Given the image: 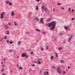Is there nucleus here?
Here are the masks:
<instances>
[{
    "label": "nucleus",
    "mask_w": 75,
    "mask_h": 75,
    "mask_svg": "<svg viewBox=\"0 0 75 75\" xmlns=\"http://www.w3.org/2000/svg\"><path fill=\"white\" fill-rule=\"evenodd\" d=\"M48 27L50 28V27H52L50 28V30L51 31V30H54V29H55V27L56 25V24H55V22L54 21H52L51 23H50L47 24Z\"/></svg>",
    "instance_id": "f257e3e1"
},
{
    "label": "nucleus",
    "mask_w": 75,
    "mask_h": 75,
    "mask_svg": "<svg viewBox=\"0 0 75 75\" xmlns=\"http://www.w3.org/2000/svg\"><path fill=\"white\" fill-rule=\"evenodd\" d=\"M41 10L42 11V13H44L45 12V14L47 15H48L50 14V11L48 9V8L46 7H45L44 6H42L41 8Z\"/></svg>",
    "instance_id": "f03ea898"
},
{
    "label": "nucleus",
    "mask_w": 75,
    "mask_h": 75,
    "mask_svg": "<svg viewBox=\"0 0 75 75\" xmlns=\"http://www.w3.org/2000/svg\"><path fill=\"white\" fill-rule=\"evenodd\" d=\"M21 57H22V58H24V57H25V58H28V57H29V56L26 55L25 53H22V54L21 55Z\"/></svg>",
    "instance_id": "7ed1b4c3"
},
{
    "label": "nucleus",
    "mask_w": 75,
    "mask_h": 75,
    "mask_svg": "<svg viewBox=\"0 0 75 75\" xmlns=\"http://www.w3.org/2000/svg\"><path fill=\"white\" fill-rule=\"evenodd\" d=\"M5 13L4 12H3L2 13H1V16L0 17V18L2 19L4 17V16L5 15Z\"/></svg>",
    "instance_id": "20e7f679"
},
{
    "label": "nucleus",
    "mask_w": 75,
    "mask_h": 75,
    "mask_svg": "<svg viewBox=\"0 0 75 75\" xmlns=\"http://www.w3.org/2000/svg\"><path fill=\"white\" fill-rule=\"evenodd\" d=\"M56 71L58 74H61V68L59 67H57V69L56 70Z\"/></svg>",
    "instance_id": "39448f33"
},
{
    "label": "nucleus",
    "mask_w": 75,
    "mask_h": 75,
    "mask_svg": "<svg viewBox=\"0 0 75 75\" xmlns=\"http://www.w3.org/2000/svg\"><path fill=\"white\" fill-rule=\"evenodd\" d=\"M44 18H40V21L41 23L43 24H44V21H43V20H44Z\"/></svg>",
    "instance_id": "423d86ee"
},
{
    "label": "nucleus",
    "mask_w": 75,
    "mask_h": 75,
    "mask_svg": "<svg viewBox=\"0 0 75 75\" xmlns=\"http://www.w3.org/2000/svg\"><path fill=\"white\" fill-rule=\"evenodd\" d=\"M74 35H71V36H70V38H69V39L68 40V42H69V41H70V40H71V38H73V37H74Z\"/></svg>",
    "instance_id": "0eeeda50"
},
{
    "label": "nucleus",
    "mask_w": 75,
    "mask_h": 75,
    "mask_svg": "<svg viewBox=\"0 0 75 75\" xmlns=\"http://www.w3.org/2000/svg\"><path fill=\"white\" fill-rule=\"evenodd\" d=\"M64 28L66 30H67V31H69V28L67 26H64Z\"/></svg>",
    "instance_id": "6e6552de"
},
{
    "label": "nucleus",
    "mask_w": 75,
    "mask_h": 75,
    "mask_svg": "<svg viewBox=\"0 0 75 75\" xmlns=\"http://www.w3.org/2000/svg\"><path fill=\"white\" fill-rule=\"evenodd\" d=\"M34 20L35 21H39V18L37 17L35 18H34Z\"/></svg>",
    "instance_id": "1a4fd4ad"
},
{
    "label": "nucleus",
    "mask_w": 75,
    "mask_h": 75,
    "mask_svg": "<svg viewBox=\"0 0 75 75\" xmlns=\"http://www.w3.org/2000/svg\"><path fill=\"white\" fill-rule=\"evenodd\" d=\"M8 28H9V26H8V25H6L5 26V28L6 29V30H7Z\"/></svg>",
    "instance_id": "9d476101"
},
{
    "label": "nucleus",
    "mask_w": 75,
    "mask_h": 75,
    "mask_svg": "<svg viewBox=\"0 0 75 75\" xmlns=\"http://www.w3.org/2000/svg\"><path fill=\"white\" fill-rule=\"evenodd\" d=\"M51 20H52V18H49L47 20V22H50V21H51Z\"/></svg>",
    "instance_id": "9b49d317"
},
{
    "label": "nucleus",
    "mask_w": 75,
    "mask_h": 75,
    "mask_svg": "<svg viewBox=\"0 0 75 75\" xmlns=\"http://www.w3.org/2000/svg\"><path fill=\"white\" fill-rule=\"evenodd\" d=\"M11 15V16H14L15 15V13H14V11H12Z\"/></svg>",
    "instance_id": "f8f14e48"
},
{
    "label": "nucleus",
    "mask_w": 75,
    "mask_h": 75,
    "mask_svg": "<svg viewBox=\"0 0 75 75\" xmlns=\"http://www.w3.org/2000/svg\"><path fill=\"white\" fill-rule=\"evenodd\" d=\"M48 72L47 71H45L44 73V74L45 75H48Z\"/></svg>",
    "instance_id": "ddd939ff"
},
{
    "label": "nucleus",
    "mask_w": 75,
    "mask_h": 75,
    "mask_svg": "<svg viewBox=\"0 0 75 75\" xmlns=\"http://www.w3.org/2000/svg\"><path fill=\"white\" fill-rule=\"evenodd\" d=\"M10 1L8 0L6 1H5V3L6 4H8L9 3Z\"/></svg>",
    "instance_id": "4468645a"
},
{
    "label": "nucleus",
    "mask_w": 75,
    "mask_h": 75,
    "mask_svg": "<svg viewBox=\"0 0 75 75\" xmlns=\"http://www.w3.org/2000/svg\"><path fill=\"white\" fill-rule=\"evenodd\" d=\"M36 10H38V6H36Z\"/></svg>",
    "instance_id": "2eb2a0df"
},
{
    "label": "nucleus",
    "mask_w": 75,
    "mask_h": 75,
    "mask_svg": "<svg viewBox=\"0 0 75 75\" xmlns=\"http://www.w3.org/2000/svg\"><path fill=\"white\" fill-rule=\"evenodd\" d=\"M14 24L15 25H17V22H16L15 21L14 22Z\"/></svg>",
    "instance_id": "dca6fc26"
},
{
    "label": "nucleus",
    "mask_w": 75,
    "mask_h": 75,
    "mask_svg": "<svg viewBox=\"0 0 75 75\" xmlns=\"http://www.w3.org/2000/svg\"><path fill=\"white\" fill-rule=\"evenodd\" d=\"M35 31H39V32H40V30L38 29H35Z\"/></svg>",
    "instance_id": "f3484780"
},
{
    "label": "nucleus",
    "mask_w": 75,
    "mask_h": 75,
    "mask_svg": "<svg viewBox=\"0 0 75 75\" xmlns=\"http://www.w3.org/2000/svg\"><path fill=\"white\" fill-rule=\"evenodd\" d=\"M48 48H49V46H47L46 47V50H48Z\"/></svg>",
    "instance_id": "a211bd4d"
},
{
    "label": "nucleus",
    "mask_w": 75,
    "mask_h": 75,
    "mask_svg": "<svg viewBox=\"0 0 75 75\" xmlns=\"http://www.w3.org/2000/svg\"><path fill=\"white\" fill-rule=\"evenodd\" d=\"M13 51H14V50H13V49H12L11 50H9V52H13Z\"/></svg>",
    "instance_id": "6ab92c4d"
},
{
    "label": "nucleus",
    "mask_w": 75,
    "mask_h": 75,
    "mask_svg": "<svg viewBox=\"0 0 75 75\" xmlns=\"http://www.w3.org/2000/svg\"><path fill=\"white\" fill-rule=\"evenodd\" d=\"M56 40H57V37H54V39L53 40L54 41H55Z\"/></svg>",
    "instance_id": "aec40b11"
},
{
    "label": "nucleus",
    "mask_w": 75,
    "mask_h": 75,
    "mask_svg": "<svg viewBox=\"0 0 75 75\" xmlns=\"http://www.w3.org/2000/svg\"><path fill=\"white\" fill-rule=\"evenodd\" d=\"M18 45H20V44H21V41H19L18 42Z\"/></svg>",
    "instance_id": "412c9836"
},
{
    "label": "nucleus",
    "mask_w": 75,
    "mask_h": 75,
    "mask_svg": "<svg viewBox=\"0 0 75 75\" xmlns=\"http://www.w3.org/2000/svg\"><path fill=\"white\" fill-rule=\"evenodd\" d=\"M54 57H53L52 56H51V59H52V61H53V58Z\"/></svg>",
    "instance_id": "4be33fe9"
},
{
    "label": "nucleus",
    "mask_w": 75,
    "mask_h": 75,
    "mask_svg": "<svg viewBox=\"0 0 75 75\" xmlns=\"http://www.w3.org/2000/svg\"><path fill=\"white\" fill-rule=\"evenodd\" d=\"M59 35H60V36L61 37H62V34H63L62 33H59Z\"/></svg>",
    "instance_id": "5701e85b"
},
{
    "label": "nucleus",
    "mask_w": 75,
    "mask_h": 75,
    "mask_svg": "<svg viewBox=\"0 0 75 75\" xmlns=\"http://www.w3.org/2000/svg\"><path fill=\"white\" fill-rule=\"evenodd\" d=\"M38 64L40 65L41 64V62H40V61H38Z\"/></svg>",
    "instance_id": "b1692460"
},
{
    "label": "nucleus",
    "mask_w": 75,
    "mask_h": 75,
    "mask_svg": "<svg viewBox=\"0 0 75 75\" xmlns=\"http://www.w3.org/2000/svg\"><path fill=\"white\" fill-rule=\"evenodd\" d=\"M7 35H9V31H8V30H7Z\"/></svg>",
    "instance_id": "393cba45"
},
{
    "label": "nucleus",
    "mask_w": 75,
    "mask_h": 75,
    "mask_svg": "<svg viewBox=\"0 0 75 75\" xmlns=\"http://www.w3.org/2000/svg\"><path fill=\"white\" fill-rule=\"evenodd\" d=\"M60 62H61V63H64V60H60Z\"/></svg>",
    "instance_id": "a878e982"
},
{
    "label": "nucleus",
    "mask_w": 75,
    "mask_h": 75,
    "mask_svg": "<svg viewBox=\"0 0 75 75\" xmlns=\"http://www.w3.org/2000/svg\"><path fill=\"white\" fill-rule=\"evenodd\" d=\"M9 4V6H11V5H12V3H11V2H9V3H8Z\"/></svg>",
    "instance_id": "bb28decb"
},
{
    "label": "nucleus",
    "mask_w": 75,
    "mask_h": 75,
    "mask_svg": "<svg viewBox=\"0 0 75 75\" xmlns=\"http://www.w3.org/2000/svg\"><path fill=\"white\" fill-rule=\"evenodd\" d=\"M19 69H21V70H22V69H23V68H22V67H19Z\"/></svg>",
    "instance_id": "cd10ccee"
},
{
    "label": "nucleus",
    "mask_w": 75,
    "mask_h": 75,
    "mask_svg": "<svg viewBox=\"0 0 75 75\" xmlns=\"http://www.w3.org/2000/svg\"><path fill=\"white\" fill-rule=\"evenodd\" d=\"M8 25H11V22H9L8 23Z\"/></svg>",
    "instance_id": "c85d7f7f"
},
{
    "label": "nucleus",
    "mask_w": 75,
    "mask_h": 75,
    "mask_svg": "<svg viewBox=\"0 0 75 75\" xmlns=\"http://www.w3.org/2000/svg\"><path fill=\"white\" fill-rule=\"evenodd\" d=\"M55 54H56V57H58V54H57V53H55Z\"/></svg>",
    "instance_id": "c756f323"
},
{
    "label": "nucleus",
    "mask_w": 75,
    "mask_h": 75,
    "mask_svg": "<svg viewBox=\"0 0 75 75\" xmlns=\"http://www.w3.org/2000/svg\"><path fill=\"white\" fill-rule=\"evenodd\" d=\"M44 48L43 47H41V51H43V50H44Z\"/></svg>",
    "instance_id": "7c9ffc66"
},
{
    "label": "nucleus",
    "mask_w": 75,
    "mask_h": 75,
    "mask_svg": "<svg viewBox=\"0 0 75 75\" xmlns=\"http://www.w3.org/2000/svg\"><path fill=\"white\" fill-rule=\"evenodd\" d=\"M65 74H66V72L65 71H64L63 72V75Z\"/></svg>",
    "instance_id": "2f4dec72"
},
{
    "label": "nucleus",
    "mask_w": 75,
    "mask_h": 75,
    "mask_svg": "<svg viewBox=\"0 0 75 75\" xmlns=\"http://www.w3.org/2000/svg\"><path fill=\"white\" fill-rule=\"evenodd\" d=\"M57 6H60L61 5V4L60 3H57Z\"/></svg>",
    "instance_id": "473e14b6"
},
{
    "label": "nucleus",
    "mask_w": 75,
    "mask_h": 75,
    "mask_svg": "<svg viewBox=\"0 0 75 75\" xmlns=\"http://www.w3.org/2000/svg\"><path fill=\"white\" fill-rule=\"evenodd\" d=\"M59 50H62V48L61 47H59L58 48Z\"/></svg>",
    "instance_id": "72a5a7b5"
},
{
    "label": "nucleus",
    "mask_w": 75,
    "mask_h": 75,
    "mask_svg": "<svg viewBox=\"0 0 75 75\" xmlns=\"http://www.w3.org/2000/svg\"><path fill=\"white\" fill-rule=\"evenodd\" d=\"M69 12L71 11V8H69Z\"/></svg>",
    "instance_id": "f704fd0d"
},
{
    "label": "nucleus",
    "mask_w": 75,
    "mask_h": 75,
    "mask_svg": "<svg viewBox=\"0 0 75 75\" xmlns=\"http://www.w3.org/2000/svg\"><path fill=\"white\" fill-rule=\"evenodd\" d=\"M71 11L72 12H74V9H72L71 10Z\"/></svg>",
    "instance_id": "c9c22d12"
},
{
    "label": "nucleus",
    "mask_w": 75,
    "mask_h": 75,
    "mask_svg": "<svg viewBox=\"0 0 75 75\" xmlns=\"http://www.w3.org/2000/svg\"><path fill=\"white\" fill-rule=\"evenodd\" d=\"M60 8H61V9H62V10H64V9H65V8L63 7H61Z\"/></svg>",
    "instance_id": "e433bc0d"
},
{
    "label": "nucleus",
    "mask_w": 75,
    "mask_h": 75,
    "mask_svg": "<svg viewBox=\"0 0 75 75\" xmlns=\"http://www.w3.org/2000/svg\"><path fill=\"white\" fill-rule=\"evenodd\" d=\"M31 69H29V72H31Z\"/></svg>",
    "instance_id": "4c0bfd02"
},
{
    "label": "nucleus",
    "mask_w": 75,
    "mask_h": 75,
    "mask_svg": "<svg viewBox=\"0 0 75 75\" xmlns=\"http://www.w3.org/2000/svg\"><path fill=\"white\" fill-rule=\"evenodd\" d=\"M41 59H38V61H41Z\"/></svg>",
    "instance_id": "58836bf2"
},
{
    "label": "nucleus",
    "mask_w": 75,
    "mask_h": 75,
    "mask_svg": "<svg viewBox=\"0 0 75 75\" xmlns=\"http://www.w3.org/2000/svg\"><path fill=\"white\" fill-rule=\"evenodd\" d=\"M37 2H39L40 1V0H35Z\"/></svg>",
    "instance_id": "ea45409f"
},
{
    "label": "nucleus",
    "mask_w": 75,
    "mask_h": 75,
    "mask_svg": "<svg viewBox=\"0 0 75 75\" xmlns=\"http://www.w3.org/2000/svg\"><path fill=\"white\" fill-rule=\"evenodd\" d=\"M67 42L66 41H64L63 42V44H65V43H66Z\"/></svg>",
    "instance_id": "a19ab883"
},
{
    "label": "nucleus",
    "mask_w": 75,
    "mask_h": 75,
    "mask_svg": "<svg viewBox=\"0 0 75 75\" xmlns=\"http://www.w3.org/2000/svg\"><path fill=\"white\" fill-rule=\"evenodd\" d=\"M55 10V8H53V11H54Z\"/></svg>",
    "instance_id": "79ce46f5"
},
{
    "label": "nucleus",
    "mask_w": 75,
    "mask_h": 75,
    "mask_svg": "<svg viewBox=\"0 0 75 75\" xmlns=\"http://www.w3.org/2000/svg\"><path fill=\"white\" fill-rule=\"evenodd\" d=\"M13 42H10V44H13Z\"/></svg>",
    "instance_id": "37998d69"
},
{
    "label": "nucleus",
    "mask_w": 75,
    "mask_h": 75,
    "mask_svg": "<svg viewBox=\"0 0 75 75\" xmlns=\"http://www.w3.org/2000/svg\"><path fill=\"white\" fill-rule=\"evenodd\" d=\"M6 38H7V37H6V36H5L4 37V39H5V40H6Z\"/></svg>",
    "instance_id": "c03bdc74"
},
{
    "label": "nucleus",
    "mask_w": 75,
    "mask_h": 75,
    "mask_svg": "<svg viewBox=\"0 0 75 75\" xmlns=\"http://www.w3.org/2000/svg\"><path fill=\"white\" fill-rule=\"evenodd\" d=\"M71 20H72V21L74 20V18H71Z\"/></svg>",
    "instance_id": "a18cd8bd"
},
{
    "label": "nucleus",
    "mask_w": 75,
    "mask_h": 75,
    "mask_svg": "<svg viewBox=\"0 0 75 75\" xmlns=\"http://www.w3.org/2000/svg\"><path fill=\"white\" fill-rule=\"evenodd\" d=\"M17 67L18 68V67H19V66H18V64H17Z\"/></svg>",
    "instance_id": "49530a36"
},
{
    "label": "nucleus",
    "mask_w": 75,
    "mask_h": 75,
    "mask_svg": "<svg viewBox=\"0 0 75 75\" xmlns=\"http://www.w3.org/2000/svg\"><path fill=\"white\" fill-rule=\"evenodd\" d=\"M53 68H54V69H56V68H55V67H53Z\"/></svg>",
    "instance_id": "de8ad7c7"
},
{
    "label": "nucleus",
    "mask_w": 75,
    "mask_h": 75,
    "mask_svg": "<svg viewBox=\"0 0 75 75\" xmlns=\"http://www.w3.org/2000/svg\"><path fill=\"white\" fill-rule=\"evenodd\" d=\"M4 62H6V59H4Z\"/></svg>",
    "instance_id": "09e8293b"
},
{
    "label": "nucleus",
    "mask_w": 75,
    "mask_h": 75,
    "mask_svg": "<svg viewBox=\"0 0 75 75\" xmlns=\"http://www.w3.org/2000/svg\"><path fill=\"white\" fill-rule=\"evenodd\" d=\"M10 72L11 73H13V71H12V70H10Z\"/></svg>",
    "instance_id": "8fccbe9b"
},
{
    "label": "nucleus",
    "mask_w": 75,
    "mask_h": 75,
    "mask_svg": "<svg viewBox=\"0 0 75 75\" xmlns=\"http://www.w3.org/2000/svg\"><path fill=\"white\" fill-rule=\"evenodd\" d=\"M70 67H69V66H68V69H70Z\"/></svg>",
    "instance_id": "3c124183"
},
{
    "label": "nucleus",
    "mask_w": 75,
    "mask_h": 75,
    "mask_svg": "<svg viewBox=\"0 0 75 75\" xmlns=\"http://www.w3.org/2000/svg\"><path fill=\"white\" fill-rule=\"evenodd\" d=\"M26 33H27V34H30V33H28L27 32H26Z\"/></svg>",
    "instance_id": "603ef678"
},
{
    "label": "nucleus",
    "mask_w": 75,
    "mask_h": 75,
    "mask_svg": "<svg viewBox=\"0 0 75 75\" xmlns=\"http://www.w3.org/2000/svg\"><path fill=\"white\" fill-rule=\"evenodd\" d=\"M31 54H33V52H32L31 53Z\"/></svg>",
    "instance_id": "864d4df0"
},
{
    "label": "nucleus",
    "mask_w": 75,
    "mask_h": 75,
    "mask_svg": "<svg viewBox=\"0 0 75 75\" xmlns=\"http://www.w3.org/2000/svg\"><path fill=\"white\" fill-rule=\"evenodd\" d=\"M7 42L8 43V42H9V41H8V40H7Z\"/></svg>",
    "instance_id": "5fc2aeb1"
},
{
    "label": "nucleus",
    "mask_w": 75,
    "mask_h": 75,
    "mask_svg": "<svg viewBox=\"0 0 75 75\" xmlns=\"http://www.w3.org/2000/svg\"><path fill=\"white\" fill-rule=\"evenodd\" d=\"M42 34H45V32H42Z\"/></svg>",
    "instance_id": "6e6d98bb"
},
{
    "label": "nucleus",
    "mask_w": 75,
    "mask_h": 75,
    "mask_svg": "<svg viewBox=\"0 0 75 75\" xmlns=\"http://www.w3.org/2000/svg\"><path fill=\"white\" fill-rule=\"evenodd\" d=\"M34 66H35V65L34 64L32 65V67H34Z\"/></svg>",
    "instance_id": "4d7b16f0"
},
{
    "label": "nucleus",
    "mask_w": 75,
    "mask_h": 75,
    "mask_svg": "<svg viewBox=\"0 0 75 75\" xmlns=\"http://www.w3.org/2000/svg\"><path fill=\"white\" fill-rule=\"evenodd\" d=\"M2 75H6V74H4V73H3L2 74Z\"/></svg>",
    "instance_id": "13d9d810"
},
{
    "label": "nucleus",
    "mask_w": 75,
    "mask_h": 75,
    "mask_svg": "<svg viewBox=\"0 0 75 75\" xmlns=\"http://www.w3.org/2000/svg\"><path fill=\"white\" fill-rule=\"evenodd\" d=\"M4 69H2V71H4Z\"/></svg>",
    "instance_id": "bf43d9fd"
},
{
    "label": "nucleus",
    "mask_w": 75,
    "mask_h": 75,
    "mask_svg": "<svg viewBox=\"0 0 75 75\" xmlns=\"http://www.w3.org/2000/svg\"><path fill=\"white\" fill-rule=\"evenodd\" d=\"M2 67H4V65H2Z\"/></svg>",
    "instance_id": "052dcab7"
},
{
    "label": "nucleus",
    "mask_w": 75,
    "mask_h": 75,
    "mask_svg": "<svg viewBox=\"0 0 75 75\" xmlns=\"http://www.w3.org/2000/svg\"><path fill=\"white\" fill-rule=\"evenodd\" d=\"M37 62H34V63H37Z\"/></svg>",
    "instance_id": "680f3d73"
},
{
    "label": "nucleus",
    "mask_w": 75,
    "mask_h": 75,
    "mask_svg": "<svg viewBox=\"0 0 75 75\" xmlns=\"http://www.w3.org/2000/svg\"><path fill=\"white\" fill-rule=\"evenodd\" d=\"M1 64H3V62H1Z\"/></svg>",
    "instance_id": "e2e57ef3"
},
{
    "label": "nucleus",
    "mask_w": 75,
    "mask_h": 75,
    "mask_svg": "<svg viewBox=\"0 0 75 75\" xmlns=\"http://www.w3.org/2000/svg\"><path fill=\"white\" fill-rule=\"evenodd\" d=\"M17 58H19V56H18L17 57Z\"/></svg>",
    "instance_id": "0e129e2a"
},
{
    "label": "nucleus",
    "mask_w": 75,
    "mask_h": 75,
    "mask_svg": "<svg viewBox=\"0 0 75 75\" xmlns=\"http://www.w3.org/2000/svg\"><path fill=\"white\" fill-rule=\"evenodd\" d=\"M36 42H38V40H36Z\"/></svg>",
    "instance_id": "69168bd1"
},
{
    "label": "nucleus",
    "mask_w": 75,
    "mask_h": 75,
    "mask_svg": "<svg viewBox=\"0 0 75 75\" xmlns=\"http://www.w3.org/2000/svg\"><path fill=\"white\" fill-rule=\"evenodd\" d=\"M47 71H49V70H48V69H47Z\"/></svg>",
    "instance_id": "338daca9"
},
{
    "label": "nucleus",
    "mask_w": 75,
    "mask_h": 75,
    "mask_svg": "<svg viewBox=\"0 0 75 75\" xmlns=\"http://www.w3.org/2000/svg\"><path fill=\"white\" fill-rule=\"evenodd\" d=\"M63 1H65L66 0H63Z\"/></svg>",
    "instance_id": "774afa93"
}]
</instances>
